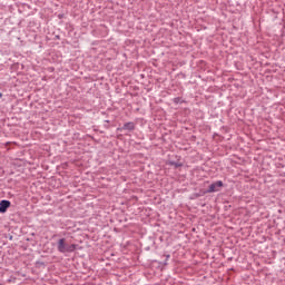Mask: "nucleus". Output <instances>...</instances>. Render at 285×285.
I'll use <instances>...</instances> for the list:
<instances>
[{"label":"nucleus","mask_w":285,"mask_h":285,"mask_svg":"<svg viewBox=\"0 0 285 285\" xmlns=\"http://www.w3.org/2000/svg\"><path fill=\"white\" fill-rule=\"evenodd\" d=\"M75 248H77V245H68L66 244V238H61L58 242V250L59 253H73Z\"/></svg>","instance_id":"nucleus-1"},{"label":"nucleus","mask_w":285,"mask_h":285,"mask_svg":"<svg viewBox=\"0 0 285 285\" xmlns=\"http://www.w3.org/2000/svg\"><path fill=\"white\" fill-rule=\"evenodd\" d=\"M224 187V183L222 180H218L216 183H213L207 193H219V189Z\"/></svg>","instance_id":"nucleus-2"},{"label":"nucleus","mask_w":285,"mask_h":285,"mask_svg":"<svg viewBox=\"0 0 285 285\" xmlns=\"http://www.w3.org/2000/svg\"><path fill=\"white\" fill-rule=\"evenodd\" d=\"M10 208V200H1L0 202V213H6Z\"/></svg>","instance_id":"nucleus-3"},{"label":"nucleus","mask_w":285,"mask_h":285,"mask_svg":"<svg viewBox=\"0 0 285 285\" xmlns=\"http://www.w3.org/2000/svg\"><path fill=\"white\" fill-rule=\"evenodd\" d=\"M122 130H135V124L134 122H127L124 125Z\"/></svg>","instance_id":"nucleus-4"},{"label":"nucleus","mask_w":285,"mask_h":285,"mask_svg":"<svg viewBox=\"0 0 285 285\" xmlns=\"http://www.w3.org/2000/svg\"><path fill=\"white\" fill-rule=\"evenodd\" d=\"M2 95L0 94V97H1Z\"/></svg>","instance_id":"nucleus-5"}]
</instances>
